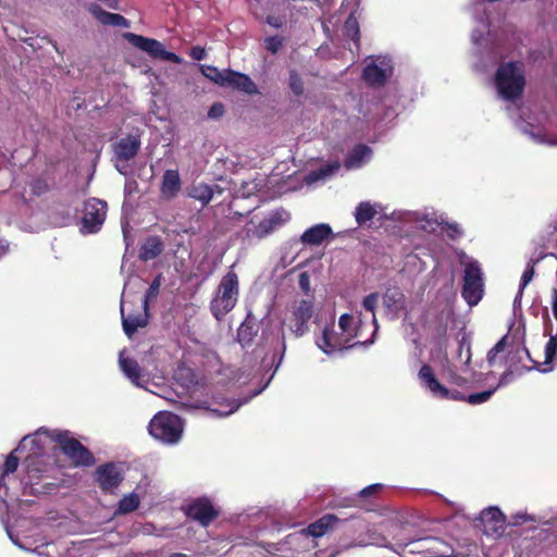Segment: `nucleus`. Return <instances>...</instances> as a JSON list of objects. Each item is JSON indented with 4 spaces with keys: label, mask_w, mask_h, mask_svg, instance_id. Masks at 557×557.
<instances>
[{
    "label": "nucleus",
    "mask_w": 557,
    "mask_h": 557,
    "mask_svg": "<svg viewBox=\"0 0 557 557\" xmlns=\"http://www.w3.org/2000/svg\"><path fill=\"white\" fill-rule=\"evenodd\" d=\"M459 358L462 357V350H466V360L465 364L469 366L471 362V345L470 342L467 341L466 337H462V339L459 342V349H458Z\"/></svg>",
    "instance_id": "46"
},
{
    "label": "nucleus",
    "mask_w": 557,
    "mask_h": 557,
    "mask_svg": "<svg viewBox=\"0 0 557 557\" xmlns=\"http://www.w3.org/2000/svg\"><path fill=\"white\" fill-rule=\"evenodd\" d=\"M30 191L34 196L40 197L50 191V185L47 178L38 176L32 180L29 183Z\"/></svg>",
    "instance_id": "37"
},
{
    "label": "nucleus",
    "mask_w": 557,
    "mask_h": 557,
    "mask_svg": "<svg viewBox=\"0 0 557 557\" xmlns=\"http://www.w3.org/2000/svg\"><path fill=\"white\" fill-rule=\"evenodd\" d=\"M495 389L496 388L470 394L469 396H467V403H469L470 405L483 404L492 397V395L495 393Z\"/></svg>",
    "instance_id": "41"
},
{
    "label": "nucleus",
    "mask_w": 557,
    "mask_h": 557,
    "mask_svg": "<svg viewBox=\"0 0 557 557\" xmlns=\"http://www.w3.org/2000/svg\"><path fill=\"white\" fill-rule=\"evenodd\" d=\"M313 315V304L301 299L294 304L288 319V329L295 337H301L309 332V321Z\"/></svg>",
    "instance_id": "12"
},
{
    "label": "nucleus",
    "mask_w": 557,
    "mask_h": 557,
    "mask_svg": "<svg viewBox=\"0 0 557 557\" xmlns=\"http://www.w3.org/2000/svg\"><path fill=\"white\" fill-rule=\"evenodd\" d=\"M189 196L196 200H199L202 207L207 206L213 198V190L207 184H199L194 186L189 193Z\"/></svg>",
    "instance_id": "33"
},
{
    "label": "nucleus",
    "mask_w": 557,
    "mask_h": 557,
    "mask_svg": "<svg viewBox=\"0 0 557 557\" xmlns=\"http://www.w3.org/2000/svg\"><path fill=\"white\" fill-rule=\"evenodd\" d=\"M505 376L500 377L499 384H503Z\"/></svg>",
    "instance_id": "61"
},
{
    "label": "nucleus",
    "mask_w": 557,
    "mask_h": 557,
    "mask_svg": "<svg viewBox=\"0 0 557 557\" xmlns=\"http://www.w3.org/2000/svg\"><path fill=\"white\" fill-rule=\"evenodd\" d=\"M26 471L29 480L39 479L41 476V472L44 471L39 465L41 463L38 457L28 456L25 459Z\"/></svg>",
    "instance_id": "38"
},
{
    "label": "nucleus",
    "mask_w": 557,
    "mask_h": 557,
    "mask_svg": "<svg viewBox=\"0 0 557 557\" xmlns=\"http://www.w3.org/2000/svg\"><path fill=\"white\" fill-rule=\"evenodd\" d=\"M189 55L196 61H201L206 58V50L200 46H194L190 49Z\"/></svg>",
    "instance_id": "48"
},
{
    "label": "nucleus",
    "mask_w": 557,
    "mask_h": 557,
    "mask_svg": "<svg viewBox=\"0 0 557 557\" xmlns=\"http://www.w3.org/2000/svg\"><path fill=\"white\" fill-rule=\"evenodd\" d=\"M495 85L500 97L505 100L519 99L524 90L525 78L517 62L502 63L495 74Z\"/></svg>",
    "instance_id": "2"
},
{
    "label": "nucleus",
    "mask_w": 557,
    "mask_h": 557,
    "mask_svg": "<svg viewBox=\"0 0 557 557\" xmlns=\"http://www.w3.org/2000/svg\"><path fill=\"white\" fill-rule=\"evenodd\" d=\"M285 349H286V346H285V337L283 336V337H282V354H281V356H280V358H278V361H277V363H276V368H275V369H277V368H278V366L281 364L282 359H283V356H284V352H285Z\"/></svg>",
    "instance_id": "55"
},
{
    "label": "nucleus",
    "mask_w": 557,
    "mask_h": 557,
    "mask_svg": "<svg viewBox=\"0 0 557 557\" xmlns=\"http://www.w3.org/2000/svg\"><path fill=\"white\" fill-rule=\"evenodd\" d=\"M339 521L341 519L333 513H326L317 521L310 523L305 531L307 534L313 537H320L327 533L330 530L334 529Z\"/></svg>",
    "instance_id": "22"
},
{
    "label": "nucleus",
    "mask_w": 557,
    "mask_h": 557,
    "mask_svg": "<svg viewBox=\"0 0 557 557\" xmlns=\"http://www.w3.org/2000/svg\"><path fill=\"white\" fill-rule=\"evenodd\" d=\"M332 234V228L329 224H317L306 230L300 240L306 245H320Z\"/></svg>",
    "instance_id": "23"
},
{
    "label": "nucleus",
    "mask_w": 557,
    "mask_h": 557,
    "mask_svg": "<svg viewBox=\"0 0 557 557\" xmlns=\"http://www.w3.org/2000/svg\"><path fill=\"white\" fill-rule=\"evenodd\" d=\"M396 543H397L398 545H400V546H401V545H407V544L409 543V540H408V539H397V540H396Z\"/></svg>",
    "instance_id": "57"
},
{
    "label": "nucleus",
    "mask_w": 557,
    "mask_h": 557,
    "mask_svg": "<svg viewBox=\"0 0 557 557\" xmlns=\"http://www.w3.org/2000/svg\"><path fill=\"white\" fill-rule=\"evenodd\" d=\"M372 150L364 144L356 145L345 159V166L354 169L360 166L363 161L370 158Z\"/></svg>",
    "instance_id": "28"
},
{
    "label": "nucleus",
    "mask_w": 557,
    "mask_h": 557,
    "mask_svg": "<svg viewBox=\"0 0 557 557\" xmlns=\"http://www.w3.org/2000/svg\"><path fill=\"white\" fill-rule=\"evenodd\" d=\"M352 324L354 318L351 314L344 313L339 317L338 326L342 333L345 334L346 337H349L350 341L358 336V331L352 326Z\"/></svg>",
    "instance_id": "34"
},
{
    "label": "nucleus",
    "mask_w": 557,
    "mask_h": 557,
    "mask_svg": "<svg viewBox=\"0 0 557 557\" xmlns=\"http://www.w3.org/2000/svg\"><path fill=\"white\" fill-rule=\"evenodd\" d=\"M251 312H249L245 321L237 330V341L243 346H249L258 333L255 321L251 320Z\"/></svg>",
    "instance_id": "27"
},
{
    "label": "nucleus",
    "mask_w": 557,
    "mask_h": 557,
    "mask_svg": "<svg viewBox=\"0 0 557 557\" xmlns=\"http://www.w3.org/2000/svg\"><path fill=\"white\" fill-rule=\"evenodd\" d=\"M552 310L554 318L557 320V288L552 290Z\"/></svg>",
    "instance_id": "53"
},
{
    "label": "nucleus",
    "mask_w": 557,
    "mask_h": 557,
    "mask_svg": "<svg viewBox=\"0 0 557 557\" xmlns=\"http://www.w3.org/2000/svg\"><path fill=\"white\" fill-rule=\"evenodd\" d=\"M362 78L368 85L380 87L385 85L387 81V74L384 69L380 67L375 63H370L363 69Z\"/></svg>",
    "instance_id": "26"
},
{
    "label": "nucleus",
    "mask_w": 557,
    "mask_h": 557,
    "mask_svg": "<svg viewBox=\"0 0 557 557\" xmlns=\"http://www.w3.org/2000/svg\"><path fill=\"white\" fill-rule=\"evenodd\" d=\"M120 368L123 373L132 381V383L136 385L141 384V379L144 377L141 368L138 362L129 357H124L123 354L120 355L119 359Z\"/></svg>",
    "instance_id": "25"
},
{
    "label": "nucleus",
    "mask_w": 557,
    "mask_h": 557,
    "mask_svg": "<svg viewBox=\"0 0 557 557\" xmlns=\"http://www.w3.org/2000/svg\"><path fill=\"white\" fill-rule=\"evenodd\" d=\"M228 406H230V409L226 411H219L218 409H211V412L215 413L219 417H226V416L233 413L239 407V405H235L233 403L228 404Z\"/></svg>",
    "instance_id": "50"
},
{
    "label": "nucleus",
    "mask_w": 557,
    "mask_h": 557,
    "mask_svg": "<svg viewBox=\"0 0 557 557\" xmlns=\"http://www.w3.org/2000/svg\"><path fill=\"white\" fill-rule=\"evenodd\" d=\"M447 230L451 232V233H448V235L451 238H455L457 235H460V230L457 224H449Z\"/></svg>",
    "instance_id": "54"
},
{
    "label": "nucleus",
    "mask_w": 557,
    "mask_h": 557,
    "mask_svg": "<svg viewBox=\"0 0 557 557\" xmlns=\"http://www.w3.org/2000/svg\"><path fill=\"white\" fill-rule=\"evenodd\" d=\"M283 42H284V39L282 37L270 36L264 39V48L272 54H275L282 48Z\"/></svg>",
    "instance_id": "42"
},
{
    "label": "nucleus",
    "mask_w": 557,
    "mask_h": 557,
    "mask_svg": "<svg viewBox=\"0 0 557 557\" xmlns=\"http://www.w3.org/2000/svg\"><path fill=\"white\" fill-rule=\"evenodd\" d=\"M506 517L497 507H488L481 511L475 525L487 536H497L504 532Z\"/></svg>",
    "instance_id": "14"
},
{
    "label": "nucleus",
    "mask_w": 557,
    "mask_h": 557,
    "mask_svg": "<svg viewBox=\"0 0 557 557\" xmlns=\"http://www.w3.org/2000/svg\"><path fill=\"white\" fill-rule=\"evenodd\" d=\"M140 139L128 135L113 145L114 154L120 161H129L135 158L140 149Z\"/></svg>",
    "instance_id": "17"
},
{
    "label": "nucleus",
    "mask_w": 557,
    "mask_h": 557,
    "mask_svg": "<svg viewBox=\"0 0 557 557\" xmlns=\"http://www.w3.org/2000/svg\"><path fill=\"white\" fill-rule=\"evenodd\" d=\"M121 318L123 331L128 338H132L138 329L145 327L149 321L148 307L146 301H140L137 312H127L125 306L121 305Z\"/></svg>",
    "instance_id": "15"
},
{
    "label": "nucleus",
    "mask_w": 557,
    "mask_h": 557,
    "mask_svg": "<svg viewBox=\"0 0 557 557\" xmlns=\"http://www.w3.org/2000/svg\"><path fill=\"white\" fill-rule=\"evenodd\" d=\"M344 35L350 38L356 45L360 41L359 22L354 13H350L344 23Z\"/></svg>",
    "instance_id": "32"
},
{
    "label": "nucleus",
    "mask_w": 557,
    "mask_h": 557,
    "mask_svg": "<svg viewBox=\"0 0 557 557\" xmlns=\"http://www.w3.org/2000/svg\"><path fill=\"white\" fill-rule=\"evenodd\" d=\"M419 379L425 388H428L433 394V396L437 398L467 401V396H465L461 392L451 391L442 385L436 379L430 364H423L420 368Z\"/></svg>",
    "instance_id": "13"
},
{
    "label": "nucleus",
    "mask_w": 557,
    "mask_h": 557,
    "mask_svg": "<svg viewBox=\"0 0 557 557\" xmlns=\"http://www.w3.org/2000/svg\"><path fill=\"white\" fill-rule=\"evenodd\" d=\"M382 490L383 485L381 483L366 486L350 499L351 506L367 511L371 510V505L373 504L372 499L375 498Z\"/></svg>",
    "instance_id": "21"
},
{
    "label": "nucleus",
    "mask_w": 557,
    "mask_h": 557,
    "mask_svg": "<svg viewBox=\"0 0 557 557\" xmlns=\"http://www.w3.org/2000/svg\"><path fill=\"white\" fill-rule=\"evenodd\" d=\"M182 189V181L177 170H166L163 173L160 193L162 198L171 200L175 198Z\"/></svg>",
    "instance_id": "18"
},
{
    "label": "nucleus",
    "mask_w": 557,
    "mask_h": 557,
    "mask_svg": "<svg viewBox=\"0 0 557 557\" xmlns=\"http://www.w3.org/2000/svg\"><path fill=\"white\" fill-rule=\"evenodd\" d=\"M116 3H117V2L115 1V3H114V4H110V7H111L112 9H117Z\"/></svg>",
    "instance_id": "59"
},
{
    "label": "nucleus",
    "mask_w": 557,
    "mask_h": 557,
    "mask_svg": "<svg viewBox=\"0 0 557 557\" xmlns=\"http://www.w3.org/2000/svg\"><path fill=\"white\" fill-rule=\"evenodd\" d=\"M377 301H379L377 293H371V294L367 295L363 298V300H362L363 308L367 311H370V312L373 313V321H374L375 324H376V319H375V315H374V311H375V308L377 306Z\"/></svg>",
    "instance_id": "44"
},
{
    "label": "nucleus",
    "mask_w": 557,
    "mask_h": 557,
    "mask_svg": "<svg viewBox=\"0 0 557 557\" xmlns=\"http://www.w3.org/2000/svg\"><path fill=\"white\" fill-rule=\"evenodd\" d=\"M239 297V278L235 271L230 270L222 276L213 298L210 301V311L212 315L221 321L231 312Z\"/></svg>",
    "instance_id": "1"
},
{
    "label": "nucleus",
    "mask_w": 557,
    "mask_h": 557,
    "mask_svg": "<svg viewBox=\"0 0 557 557\" xmlns=\"http://www.w3.org/2000/svg\"><path fill=\"white\" fill-rule=\"evenodd\" d=\"M449 382L458 386H462L466 384L467 380L459 374L453 373L450 375Z\"/></svg>",
    "instance_id": "51"
},
{
    "label": "nucleus",
    "mask_w": 557,
    "mask_h": 557,
    "mask_svg": "<svg viewBox=\"0 0 557 557\" xmlns=\"http://www.w3.org/2000/svg\"><path fill=\"white\" fill-rule=\"evenodd\" d=\"M289 219V214L284 210H276L272 212L268 218L255 224L250 220L243 232L246 239H262L270 235L277 226L284 224Z\"/></svg>",
    "instance_id": "10"
},
{
    "label": "nucleus",
    "mask_w": 557,
    "mask_h": 557,
    "mask_svg": "<svg viewBox=\"0 0 557 557\" xmlns=\"http://www.w3.org/2000/svg\"><path fill=\"white\" fill-rule=\"evenodd\" d=\"M163 249L164 245L159 236H149L139 248V259L145 262L156 259Z\"/></svg>",
    "instance_id": "24"
},
{
    "label": "nucleus",
    "mask_w": 557,
    "mask_h": 557,
    "mask_svg": "<svg viewBox=\"0 0 557 557\" xmlns=\"http://www.w3.org/2000/svg\"><path fill=\"white\" fill-rule=\"evenodd\" d=\"M90 12L95 16V18L102 25L125 28H128L131 26L129 21L125 18L123 15L108 12L103 10L99 4H92L90 7Z\"/></svg>",
    "instance_id": "20"
},
{
    "label": "nucleus",
    "mask_w": 557,
    "mask_h": 557,
    "mask_svg": "<svg viewBox=\"0 0 557 557\" xmlns=\"http://www.w3.org/2000/svg\"><path fill=\"white\" fill-rule=\"evenodd\" d=\"M170 557H189V556H187L186 554H183V553H174V554L170 555Z\"/></svg>",
    "instance_id": "58"
},
{
    "label": "nucleus",
    "mask_w": 557,
    "mask_h": 557,
    "mask_svg": "<svg viewBox=\"0 0 557 557\" xmlns=\"http://www.w3.org/2000/svg\"><path fill=\"white\" fill-rule=\"evenodd\" d=\"M94 482L103 494H116L125 479L121 462L108 461L96 468L92 474Z\"/></svg>",
    "instance_id": "5"
},
{
    "label": "nucleus",
    "mask_w": 557,
    "mask_h": 557,
    "mask_svg": "<svg viewBox=\"0 0 557 557\" xmlns=\"http://www.w3.org/2000/svg\"><path fill=\"white\" fill-rule=\"evenodd\" d=\"M222 87H232L247 95H256L259 92L257 85L248 75L232 70L225 71Z\"/></svg>",
    "instance_id": "16"
},
{
    "label": "nucleus",
    "mask_w": 557,
    "mask_h": 557,
    "mask_svg": "<svg viewBox=\"0 0 557 557\" xmlns=\"http://www.w3.org/2000/svg\"><path fill=\"white\" fill-rule=\"evenodd\" d=\"M404 529V525L397 523V522H393L388 525V531L392 532L394 530H403Z\"/></svg>",
    "instance_id": "56"
},
{
    "label": "nucleus",
    "mask_w": 557,
    "mask_h": 557,
    "mask_svg": "<svg viewBox=\"0 0 557 557\" xmlns=\"http://www.w3.org/2000/svg\"><path fill=\"white\" fill-rule=\"evenodd\" d=\"M51 438L60 451L71 461L73 468H88L96 463L92 453L77 438L73 437L70 431H53Z\"/></svg>",
    "instance_id": "3"
},
{
    "label": "nucleus",
    "mask_w": 557,
    "mask_h": 557,
    "mask_svg": "<svg viewBox=\"0 0 557 557\" xmlns=\"http://www.w3.org/2000/svg\"><path fill=\"white\" fill-rule=\"evenodd\" d=\"M224 113H225L224 104L221 102H214L208 111V116L210 119H219V117L223 116Z\"/></svg>",
    "instance_id": "47"
},
{
    "label": "nucleus",
    "mask_w": 557,
    "mask_h": 557,
    "mask_svg": "<svg viewBox=\"0 0 557 557\" xmlns=\"http://www.w3.org/2000/svg\"><path fill=\"white\" fill-rule=\"evenodd\" d=\"M289 88L296 96H301L304 94V82L300 75L295 71L292 70L289 72V79H288Z\"/></svg>",
    "instance_id": "40"
},
{
    "label": "nucleus",
    "mask_w": 557,
    "mask_h": 557,
    "mask_svg": "<svg viewBox=\"0 0 557 557\" xmlns=\"http://www.w3.org/2000/svg\"><path fill=\"white\" fill-rule=\"evenodd\" d=\"M20 449V446L13 449L5 458V461L2 466H0V486L4 485V479L9 474H12L16 471L20 462V458L16 456V451Z\"/></svg>",
    "instance_id": "30"
},
{
    "label": "nucleus",
    "mask_w": 557,
    "mask_h": 557,
    "mask_svg": "<svg viewBox=\"0 0 557 557\" xmlns=\"http://www.w3.org/2000/svg\"><path fill=\"white\" fill-rule=\"evenodd\" d=\"M108 205L104 200L89 198L84 202L81 232L84 234L98 233L107 218Z\"/></svg>",
    "instance_id": "8"
},
{
    "label": "nucleus",
    "mask_w": 557,
    "mask_h": 557,
    "mask_svg": "<svg viewBox=\"0 0 557 557\" xmlns=\"http://www.w3.org/2000/svg\"><path fill=\"white\" fill-rule=\"evenodd\" d=\"M123 38L133 47L146 52L153 59L180 63L181 58L171 51L165 50L162 42L157 39L148 38L135 33H124Z\"/></svg>",
    "instance_id": "7"
},
{
    "label": "nucleus",
    "mask_w": 557,
    "mask_h": 557,
    "mask_svg": "<svg viewBox=\"0 0 557 557\" xmlns=\"http://www.w3.org/2000/svg\"><path fill=\"white\" fill-rule=\"evenodd\" d=\"M149 433L163 443L176 444L183 434L182 420L172 412H159L149 423Z\"/></svg>",
    "instance_id": "4"
},
{
    "label": "nucleus",
    "mask_w": 557,
    "mask_h": 557,
    "mask_svg": "<svg viewBox=\"0 0 557 557\" xmlns=\"http://www.w3.org/2000/svg\"><path fill=\"white\" fill-rule=\"evenodd\" d=\"M265 22L274 28H281L284 24L283 18L275 15H268Z\"/></svg>",
    "instance_id": "49"
},
{
    "label": "nucleus",
    "mask_w": 557,
    "mask_h": 557,
    "mask_svg": "<svg viewBox=\"0 0 557 557\" xmlns=\"http://www.w3.org/2000/svg\"><path fill=\"white\" fill-rule=\"evenodd\" d=\"M431 317H434L436 320H438V333L444 334L446 333L447 325L443 323L442 318H440V314L436 309L430 308L426 310L425 314L423 315L421 320V324L423 327L431 329L433 327V322L430 320Z\"/></svg>",
    "instance_id": "36"
},
{
    "label": "nucleus",
    "mask_w": 557,
    "mask_h": 557,
    "mask_svg": "<svg viewBox=\"0 0 557 557\" xmlns=\"http://www.w3.org/2000/svg\"><path fill=\"white\" fill-rule=\"evenodd\" d=\"M376 213V209L369 201H362L356 207L355 219L357 224L362 226L371 221Z\"/></svg>",
    "instance_id": "29"
},
{
    "label": "nucleus",
    "mask_w": 557,
    "mask_h": 557,
    "mask_svg": "<svg viewBox=\"0 0 557 557\" xmlns=\"http://www.w3.org/2000/svg\"><path fill=\"white\" fill-rule=\"evenodd\" d=\"M542 257H539L536 259L532 258L527 264L525 270L522 273L521 281H520V287H519V294L521 295L523 289L527 287V285L532 281L534 274H535V265L540 262Z\"/></svg>",
    "instance_id": "35"
},
{
    "label": "nucleus",
    "mask_w": 557,
    "mask_h": 557,
    "mask_svg": "<svg viewBox=\"0 0 557 557\" xmlns=\"http://www.w3.org/2000/svg\"><path fill=\"white\" fill-rule=\"evenodd\" d=\"M27 440H28V436H25V437L22 440V444H23V443H25Z\"/></svg>",
    "instance_id": "60"
},
{
    "label": "nucleus",
    "mask_w": 557,
    "mask_h": 557,
    "mask_svg": "<svg viewBox=\"0 0 557 557\" xmlns=\"http://www.w3.org/2000/svg\"><path fill=\"white\" fill-rule=\"evenodd\" d=\"M183 511L188 519L198 522L201 527L210 525L219 517V510L207 497L193 499L183 507Z\"/></svg>",
    "instance_id": "11"
},
{
    "label": "nucleus",
    "mask_w": 557,
    "mask_h": 557,
    "mask_svg": "<svg viewBox=\"0 0 557 557\" xmlns=\"http://www.w3.org/2000/svg\"><path fill=\"white\" fill-rule=\"evenodd\" d=\"M159 289H160V275L157 276L153 280V282L150 284V286L148 287V289L146 292L145 298L141 301H146V304L148 305V301L150 299L157 298V296L159 294Z\"/></svg>",
    "instance_id": "45"
},
{
    "label": "nucleus",
    "mask_w": 557,
    "mask_h": 557,
    "mask_svg": "<svg viewBox=\"0 0 557 557\" xmlns=\"http://www.w3.org/2000/svg\"><path fill=\"white\" fill-rule=\"evenodd\" d=\"M299 285L302 289L308 290L309 288V276L306 272L299 275Z\"/></svg>",
    "instance_id": "52"
},
{
    "label": "nucleus",
    "mask_w": 557,
    "mask_h": 557,
    "mask_svg": "<svg viewBox=\"0 0 557 557\" xmlns=\"http://www.w3.org/2000/svg\"><path fill=\"white\" fill-rule=\"evenodd\" d=\"M349 337H346L343 333L334 331V325L325 326L322 331L321 337L317 339L318 347L326 355H331L334 351H343L357 346H367L373 343V339L364 342H355L350 344Z\"/></svg>",
    "instance_id": "9"
},
{
    "label": "nucleus",
    "mask_w": 557,
    "mask_h": 557,
    "mask_svg": "<svg viewBox=\"0 0 557 557\" xmlns=\"http://www.w3.org/2000/svg\"><path fill=\"white\" fill-rule=\"evenodd\" d=\"M140 500L136 493L125 495L120 499L117 504L116 512L120 515H126L135 511L139 507Z\"/></svg>",
    "instance_id": "31"
},
{
    "label": "nucleus",
    "mask_w": 557,
    "mask_h": 557,
    "mask_svg": "<svg viewBox=\"0 0 557 557\" xmlns=\"http://www.w3.org/2000/svg\"><path fill=\"white\" fill-rule=\"evenodd\" d=\"M507 345V336H503L487 352V362L493 364L496 356L504 351Z\"/></svg>",
    "instance_id": "43"
},
{
    "label": "nucleus",
    "mask_w": 557,
    "mask_h": 557,
    "mask_svg": "<svg viewBox=\"0 0 557 557\" xmlns=\"http://www.w3.org/2000/svg\"><path fill=\"white\" fill-rule=\"evenodd\" d=\"M483 273L480 264L472 261L466 264L461 296L469 306L480 302L484 293Z\"/></svg>",
    "instance_id": "6"
},
{
    "label": "nucleus",
    "mask_w": 557,
    "mask_h": 557,
    "mask_svg": "<svg viewBox=\"0 0 557 557\" xmlns=\"http://www.w3.org/2000/svg\"><path fill=\"white\" fill-rule=\"evenodd\" d=\"M524 351L530 359V361L533 362L534 369L542 373H547L554 370L553 362L557 358V334L552 335L548 339V342L545 345V360L543 363H540L532 359L528 348H524Z\"/></svg>",
    "instance_id": "19"
},
{
    "label": "nucleus",
    "mask_w": 557,
    "mask_h": 557,
    "mask_svg": "<svg viewBox=\"0 0 557 557\" xmlns=\"http://www.w3.org/2000/svg\"><path fill=\"white\" fill-rule=\"evenodd\" d=\"M203 75L215 84L222 86L225 77V71H220L218 67L212 65H206L202 67Z\"/></svg>",
    "instance_id": "39"
}]
</instances>
